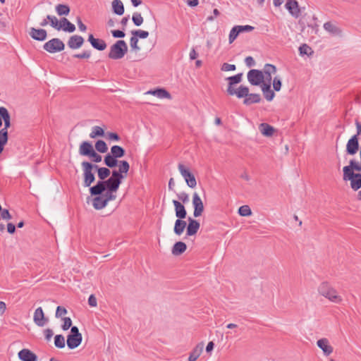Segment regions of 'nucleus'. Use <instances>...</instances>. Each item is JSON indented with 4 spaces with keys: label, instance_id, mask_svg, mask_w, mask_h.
<instances>
[{
    "label": "nucleus",
    "instance_id": "f257e3e1",
    "mask_svg": "<svg viewBox=\"0 0 361 361\" xmlns=\"http://www.w3.org/2000/svg\"><path fill=\"white\" fill-rule=\"evenodd\" d=\"M120 184L119 180H115L110 177L106 180L98 181L95 185L90 188V192L92 195H100L104 192L108 195H116Z\"/></svg>",
    "mask_w": 361,
    "mask_h": 361
},
{
    "label": "nucleus",
    "instance_id": "f03ea898",
    "mask_svg": "<svg viewBox=\"0 0 361 361\" xmlns=\"http://www.w3.org/2000/svg\"><path fill=\"white\" fill-rule=\"evenodd\" d=\"M318 292L332 302L340 303L343 300L338 291L327 282H322L318 286Z\"/></svg>",
    "mask_w": 361,
    "mask_h": 361
},
{
    "label": "nucleus",
    "instance_id": "7ed1b4c3",
    "mask_svg": "<svg viewBox=\"0 0 361 361\" xmlns=\"http://www.w3.org/2000/svg\"><path fill=\"white\" fill-rule=\"evenodd\" d=\"M128 51V46L124 40H118L110 47L108 56L111 59H121Z\"/></svg>",
    "mask_w": 361,
    "mask_h": 361
},
{
    "label": "nucleus",
    "instance_id": "20e7f679",
    "mask_svg": "<svg viewBox=\"0 0 361 361\" xmlns=\"http://www.w3.org/2000/svg\"><path fill=\"white\" fill-rule=\"evenodd\" d=\"M83 176H84V186L90 187L91 184L95 180L93 169H97V165L93 164L88 161H83L81 164Z\"/></svg>",
    "mask_w": 361,
    "mask_h": 361
},
{
    "label": "nucleus",
    "instance_id": "39448f33",
    "mask_svg": "<svg viewBox=\"0 0 361 361\" xmlns=\"http://www.w3.org/2000/svg\"><path fill=\"white\" fill-rule=\"evenodd\" d=\"M97 195L92 200V205L96 209L104 208L110 201L115 200L116 198V195H108L104 192Z\"/></svg>",
    "mask_w": 361,
    "mask_h": 361
},
{
    "label": "nucleus",
    "instance_id": "423d86ee",
    "mask_svg": "<svg viewBox=\"0 0 361 361\" xmlns=\"http://www.w3.org/2000/svg\"><path fill=\"white\" fill-rule=\"evenodd\" d=\"M43 48L49 53L54 54L63 51L65 48V44L61 39L54 38L47 42L43 45Z\"/></svg>",
    "mask_w": 361,
    "mask_h": 361
},
{
    "label": "nucleus",
    "instance_id": "0eeeda50",
    "mask_svg": "<svg viewBox=\"0 0 361 361\" xmlns=\"http://www.w3.org/2000/svg\"><path fill=\"white\" fill-rule=\"evenodd\" d=\"M178 171L185 179L188 187L194 188L197 185V181L195 176L183 164H178Z\"/></svg>",
    "mask_w": 361,
    "mask_h": 361
},
{
    "label": "nucleus",
    "instance_id": "6e6552de",
    "mask_svg": "<svg viewBox=\"0 0 361 361\" xmlns=\"http://www.w3.org/2000/svg\"><path fill=\"white\" fill-rule=\"evenodd\" d=\"M247 80L252 85H262L264 82V75L262 71L252 69L248 71Z\"/></svg>",
    "mask_w": 361,
    "mask_h": 361
},
{
    "label": "nucleus",
    "instance_id": "1a4fd4ad",
    "mask_svg": "<svg viewBox=\"0 0 361 361\" xmlns=\"http://www.w3.org/2000/svg\"><path fill=\"white\" fill-rule=\"evenodd\" d=\"M357 133L353 135L347 142L346 153L349 155H355L359 150V138Z\"/></svg>",
    "mask_w": 361,
    "mask_h": 361
},
{
    "label": "nucleus",
    "instance_id": "9d476101",
    "mask_svg": "<svg viewBox=\"0 0 361 361\" xmlns=\"http://www.w3.org/2000/svg\"><path fill=\"white\" fill-rule=\"evenodd\" d=\"M192 206L194 208L193 216L194 217L200 216L204 212V204L202 199L197 192L192 195Z\"/></svg>",
    "mask_w": 361,
    "mask_h": 361
},
{
    "label": "nucleus",
    "instance_id": "9b49d317",
    "mask_svg": "<svg viewBox=\"0 0 361 361\" xmlns=\"http://www.w3.org/2000/svg\"><path fill=\"white\" fill-rule=\"evenodd\" d=\"M264 75V82L266 84H271L272 75L276 73V67L270 63H266L262 71Z\"/></svg>",
    "mask_w": 361,
    "mask_h": 361
},
{
    "label": "nucleus",
    "instance_id": "f8f14e48",
    "mask_svg": "<svg viewBox=\"0 0 361 361\" xmlns=\"http://www.w3.org/2000/svg\"><path fill=\"white\" fill-rule=\"evenodd\" d=\"M34 323L38 326H44L48 322L44 316V313L42 307H38L35 310L33 315Z\"/></svg>",
    "mask_w": 361,
    "mask_h": 361
},
{
    "label": "nucleus",
    "instance_id": "ddd939ff",
    "mask_svg": "<svg viewBox=\"0 0 361 361\" xmlns=\"http://www.w3.org/2000/svg\"><path fill=\"white\" fill-rule=\"evenodd\" d=\"M285 7L294 18L300 16V10L296 0H286Z\"/></svg>",
    "mask_w": 361,
    "mask_h": 361
},
{
    "label": "nucleus",
    "instance_id": "4468645a",
    "mask_svg": "<svg viewBox=\"0 0 361 361\" xmlns=\"http://www.w3.org/2000/svg\"><path fill=\"white\" fill-rule=\"evenodd\" d=\"M18 356L22 361H37V356L27 348L20 350L18 353Z\"/></svg>",
    "mask_w": 361,
    "mask_h": 361
},
{
    "label": "nucleus",
    "instance_id": "2eb2a0df",
    "mask_svg": "<svg viewBox=\"0 0 361 361\" xmlns=\"http://www.w3.org/2000/svg\"><path fill=\"white\" fill-rule=\"evenodd\" d=\"M317 345L326 356L333 353V347L329 344V341L327 338H323L319 339L317 341Z\"/></svg>",
    "mask_w": 361,
    "mask_h": 361
},
{
    "label": "nucleus",
    "instance_id": "dca6fc26",
    "mask_svg": "<svg viewBox=\"0 0 361 361\" xmlns=\"http://www.w3.org/2000/svg\"><path fill=\"white\" fill-rule=\"evenodd\" d=\"M30 36L37 41H44L46 39L47 36V32L44 29H36L34 27H31L29 31Z\"/></svg>",
    "mask_w": 361,
    "mask_h": 361
},
{
    "label": "nucleus",
    "instance_id": "f3484780",
    "mask_svg": "<svg viewBox=\"0 0 361 361\" xmlns=\"http://www.w3.org/2000/svg\"><path fill=\"white\" fill-rule=\"evenodd\" d=\"M204 345L203 342L197 343L190 353L188 360L196 361L202 353Z\"/></svg>",
    "mask_w": 361,
    "mask_h": 361
},
{
    "label": "nucleus",
    "instance_id": "a211bd4d",
    "mask_svg": "<svg viewBox=\"0 0 361 361\" xmlns=\"http://www.w3.org/2000/svg\"><path fill=\"white\" fill-rule=\"evenodd\" d=\"M84 43V39L80 35H73L68 41V46L72 49H77L80 48Z\"/></svg>",
    "mask_w": 361,
    "mask_h": 361
},
{
    "label": "nucleus",
    "instance_id": "6ab92c4d",
    "mask_svg": "<svg viewBox=\"0 0 361 361\" xmlns=\"http://www.w3.org/2000/svg\"><path fill=\"white\" fill-rule=\"evenodd\" d=\"M200 223L195 220L192 219L191 217L188 218V224L187 226L186 234L188 236H191L195 235L200 228Z\"/></svg>",
    "mask_w": 361,
    "mask_h": 361
},
{
    "label": "nucleus",
    "instance_id": "aec40b11",
    "mask_svg": "<svg viewBox=\"0 0 361 361\" xmlns=\"http://www.w3.org/2000/svg\"><path fill=\"white\" fill-rule=\"evenodd\" d=\"M88 41L91 45L99 51H103L106 48V43L104 40L94 38L93 35L90 34L88 37Z\"/></svg>",
    "mask_w": 361,
    "mask_h": 361
},
{
    "label": "nucleus",
    "instance_id": "412c9836",
    "mask_svg": "<svg viewBox=\"0 0 361 361\" xmlns=\"http://www.w3.org/2000/svg\"><path fill=\"white\" fill-rule=\"evenodd\" d=\"M172 202L175 207L176 217L180 219H185L187 215L185 207L178 200H173Z\"/></svg>",
    "mask_w": 361,
    "mask_h": 361
},
{
    "label": "nucleus",
    "instance_id": "4be33fe9",
    "mask_svg": "<svg viewBox=\"0 0 361 361\" xmlns=\"http://www.w3.org/2000/svg\"><path fill=\"white\" fill-rule=\"evenodd\" d=\"M145 94H152V95L157 97L158 98H160V99H171V96L170 93L168 91H166L165 89H163V88L151 90L147 91Z\"/></svg>",
    "mask_w": 361,
    "mask_h": 361
},
{
    "label": "nucleus",
    "instance_id": "5701e85b",
    "mask_svg": "<svg viewBox=\"0 0 361 361\" xmlns=\"http://www.w3.org/2000/svg\"><path fill=\"white\" fill-rule=\"evenodd\" d=\"M82 336H74V335H68L67 337V345L70 349H75L78 347L82 342Z\"/></svg>",
    "mask_w": 361,
    "mask_h": 361
},
{
    "label": "nucleus",
    "instance_id": "b1692460",
    "mask_svg": "<svg viewBox=\"0 0 361 361\" xmlns=\"http://www.w3.org/2000/svg\"><path fill=\"white\" fill-rule=\"evenodd\" d=\"M94 151L92 145L87 141L82 142L79 147V153L82 156H90Z\"/></svg>",
    "mask_w": 361,
    "mask_h": 361
},
{
    "label": "nucleus",
    "instance_id": "393cba45",
    "mask_svg": "<svg viewBox=\"0 0 361 361\" xmlns=\"http://www.w3.org/2000/svg\"><path fill=\"white\" fill-rule=\"evenodd\" d=\"M259 130L265 137H271L275 132V129L271 126L266 123H262L259 125Z\"/></svg>",
    "mask_w": 361,
    "mask_h": 361
},
{
    "label": "nucleus",
    "instance_id": "a878e982",
    "mask_svg": "<svg viewBox=\"0 0 361 361\" xmlns=\"http://www.w3.org/2000/svg\"><path fill=\"white\" fill-rule=\"evenodd\" d=\"M261 89L267 101H271L274 99L275 94L271 89V84H266V82L263 83L261 85Z\"/></svg>",
    "mask_w": 361,
    "mask_h": 361
},
{
    "label": "nucleus",
    "instance_id": "bb28decb",
    "mask_svg": "<svg viewBox=\"0 0 361 361\" xmlns=\"http://www.w3.org/2000/svg\"><path fill=\"white\" fill-rule=\"evenodd\" d=\"M187 249V246L185 243L179 241L176 243L172 248V254L178 256L183 254Z\"/></svg>",
    "mask_w": 361,
    "mask_h": 361
},
{
    "label": "nucleus",
    "instance_id": "cd10ccee",
    "mask_svg": "<svg viewBox=\"0 0 361 361\" xmlns=\"http://www.w3.org/2000/svg\"><path fill=\"white\" fill-rule=\"evenodd\" d=\"M112 9L115 14L121 16L124 13V6L121 0H113L111 3Z\"/></svg>",
    "mask_w": 361,
    "mask_h": 361
},
{
    "label": "nucleus",
    "instance_id": "c85d7f7f",
    "mask_svg": "<svg viewBox=\"0 0 361 361\" xmlns=\"http://www.w3.org/2000/svg\"><path fill=\"white\" fill-rule=\"evenodd\" d=\"M186 226L187 224L185 221L180 219H177L174 225V233L178 235H180L183 233Z\"/></svg>",
    "mask_w": 361,
    "mask_h": 361
},
{
    "label": "nucleus",
    "instance_id": "c756f323",
    "mask_svg": "<svg viewBox=\"0 0 361 361\" xmlns=\"http://www.w3.org/2000/svg\"><path fill=\"white\" fill-rule=\"evenodd\" d=\"M61 30H63L65 32H73L75 30V26L66 18H62L61 19Z\"/></svg>",
    "mask_w": 361,
    "mask_h": 361
},
{
    "label": "nucleus",
    "instance_id": "7c9ffc66",
    "mask_svg": "<svg viewBox=\"0 0 361 361\" xmlns=\"http://www.w3.org/2000/svg\"><path fill=\"white\" fill-rule=\"evenodd\" d=\"M324 28L326 31L335 35H341V30L331 23V22H326L324 24Z\"/></svg>",
    "mask_w": 361,
    "mask_h": 361
},
{
    "label": "nucleus",
    "instance_id": "2f4dec72",
    "mask_svg": "<svg viewBox=\"0 0 361 361\" xmlns=\"http://www.w3.org/2000/svg\"><path fill=\"white\" fill-rule=\"evenodd\" d=\"M261 101V97L259 94H250L248 93V96L245 98L243 103L245 105H250L255 103H259Z\"/></svg>",
    "mask_w": 361,
    "mask_h": 361
},
{
    "label": "nucleus",
    "instance_id": "473e14b6",
    "mask_svg": "<svg viewBox=\"0 0 361 361\" xmlns=\"http://www.w3.org/2000/svg\"><path fill=\"white\" fill-rule=\"evenodd\" d=\"M110 154L117 159L121 158L125 154V150L121 146L114 145L111 148V154Z\"/></svg>",
    "mask_w": 361,
    "mask_h": 361
},
{
    "label": "nucleus",
    "instance_id": "72a5a7b5",
    "mask_svg": "<svg viewBox=\"0 0 361 361\" xmlns=\"http://www.w3.org/2000/svg\"><path fill=\"white\" fill-rule=\"evenodd\" d=\"M97 175L99 178L100 179L99 181H104L105 179L109 176L111 174V171L106 167H99L97 166Z\"/></svg>",
    "mask_w": 361,
    "mask_h": 361
},
{
    "label": "nucleus",
    "instance_id": "f704fd0d",
    "mask_svg": "<svg viewBox=\"0 0 361 361\" xmlns=\"http://www.w3.org/2000/svg\"><path fill=\"white\" fill-rule=\"evenodd\" d=\"M118 162H119V161H118V159L113 157L110 154H108L104 157V163L109 168H114V167L118 165Z\"/></svg>",
    "mask_w": 361,
    "mask_h": 361
},
{
    "label": "nucleus",
    "instance_id": "c9c22d12",
    "mask_svg": "<svg viewBox=\"0 0 361 361\" xmlns=\"http://www.w3.org/2000/svg\"><path fill=\"white\" fill-rule=\"evenodd\" d=\"M56 11L59 16H67L70 12V8L66 4H58L56 6Z\"/></svg>",
    "mask_w": 361,
    "mask_h": 361
},
{
    "label": "nucleus",
    "instance_id": "e433bc0d",
    "mask_svg": "<svg viewBox=\"0 0 361 361\" xmlns=\"http://www.w3.org/2000/svg\"><path fill=\"white\" fill-rule=\"evenodd\" d=\"M47 19L49 20L52 27L57 30H60L61 29V20L59 21L56 16L48 15L47 16Z\"/></svg>",
    "mask_w": 361,
    "mask_h": 361
},
{
    "label": "nucleus",
    "instance_id": "4c0bfd02",
    "mask_svg": "<svg viewBox=\"0 0 361 361\" xmlns=\"http://www.w3.org/2000/svg\"><path fill=\"white\" fill-rule=\"evenodd\" d=\"M104 135V130L99 126H94L92 128V131L90 133L91 138H95L97 137H102Z\"/></svg>",
    "mask_w": 361,
    "mask_h": 361
},
{
    "label": "nucleus",
    "instance_id": "58836bf2",
    "mask_svg": "<svg viewBox=\"0 0 361 361\" xmlns=\"http://www.w3.org/2000/svg\"><path fill=\"white\" fill-rule=\"evenodd\" d=\"M249 88L245 86L240 85L238 90H236L235 95L238 98H246L248 96Z\"/></svg>",
    "mask_w": 361,
    "mask_h": 361
},
{
    "label": "nucleus",
    "instance_id": "ea45409f",
    "mask_svg": "<svg viewBox=\"0 0 361 361\" xmlns=\"http://www.w3.org/2000/svg\"><path fill=\"white\" fill-rule=\"evenodd\" d=\"M118 165V171L123 174H127L130 169L128 162L125 160L119 161Z\"/></svg>",
    "mask_w": 361,
    "mask_h": 361
},
{
    "label": "nucleus",
    "instance_id": "a19ab883",
    "mask_svg": "<svg viewBox=\"0 0 361 361\" xmlns=\"http://www.w3.org/2000/svg\"><path fill=\"white\" fill-rule=\"evenodd\" d=\"M54 345L56 348H63L65 347V338L62 335H56L54 338Z\"/></svg>",
    "mask_w": 361,
    "mask_h": 361
},
{
    "label": "nucleus",
    "instance_id": "79ce46f5",
    "mask_svg": "<svg viewBox=\"0 0 361 361\" xmlns=\"http://www.w3.org/2000/svg\"><path fill=\"white\" fill-rule=\"evenodd\" d=\"M95 149L99 152L105 153L107 151L108 147H107V145L105 143V142L100 140H98V141L96 142V143H95Z\"/></svg>",
    "mask_w": 361,
    "mask_h": 361
},
{
    "label": "nucleus",
    "instance_id": "37998d69",
    "mask_svg": "<svg viewBox=\"0 0 361 361\" xmlns=\"http://www.w3.org/2000/svg\"><path fill=\"white\" fill-rule=\"evenodd\" d=\"M130 45L133 51L136 52L140 51V47L138 46V38L135 35L130 37Z\"/></svg>",
    "mask_w": 361,
    "mask_h": 361
},
{
    "label": "nucleus",
    "instance_id": "c03bdc74",
    "mask_svg": "<svg viewBox=\"0 0 361 361\" xmlns=\"http://www.w3.org/2000/svg\"><path fill=\"white\" fill-rule=\"evenodd\" d=\"M238 214L242 216H249L252 214V211L248 205H243L238 209Z\"/></svg>",
    "mask_w": 361,
    "mask_h": 361
},
{
    "label": "nucleus",
    "instance_id": "a18cd8bd",
    "mask_svg": "<svg viewBox=\"0 0 361 361\" xmlns=\"http://www.w3.org/2000/svg\"><path fill=\"white\" fill-rule=\"evenodd\" d=\"M132 20L135 25L140 26L142 24L144 19L140 13L135 12L133 14Z\"/></svg>",
    "mask_w": 361,
    "mask_h": 361
},
{
    "label": "nucleus",
    "instance_id": "49530a36",
    "mask_svg": "<svg viewBox=\"0 0 361 361\" xmlns=\"http://www.w3.org/2000/svg\"><path fill=\"white\" fill-rule=\"evenodd\" d=\"M132 35H135L137 38L146 39L149 36V32L142 30H135L131 31Z\"/></svg>",
    "mask_w": 361,
    "mask_h": 361
},
{
    "label": "nucleus",
    "instance_id": "de8ad7c7",
    "mask_svg": "<svg viewBox=\"0 0 361 361\" xmlns=\"http://www.w3.org/2000/svg\"><path fill=\"white\" fill-rule=\"evenodd\" d=\"M240 34V31L238 30V25L234 26L229 33V43H232Z\"/></svg>",
    "mask_w": 361,
    "mask_h": 361
},
{
    "label": "nucleus",
    "instance_id": "09e8293b",
    "mask_svg": "<svg viewBox=\"0 0 361 361\" xmlns=\"http://www.w3.org/2000/svg\"><path fill=\"white\" fill-rule=\"evenodd\" d=\"M0 116L4 122L11 121L10 114L7 109L4 106H0Z\"/></svg>",
    "mask_w": 361,
    "mask_h": 361
},
{
    "label": "nucleus",
    "instance_id": "8fccbe9b",
    "mask_svg": "<svg viewBox=\"0 0 361 361\" xmlns=\"http://www.w3.org/2000/svg\"><path fill=\"white\" fill-rule=\"evenodd\" d=\"M243 73H238L235 75L228 77L227 80L229 81L230 85L237 84L241 82Z\"/></svg>",
    "mask_w": 361,
    "mask_h": 361
},
{
    "label": "nucleus",
    "instance_id": "3c124183",
    "mask_svg": "<svg viewBox=\"0 0 361 361\" xmlns=\"http://www.w3.org/2000/svg\"><path fill=\"white\" fill-rule=\"evenodd\" d=\"M8 141V131L5 130H0V145L4 147Z\"/></svg>",
    "mask_w": 361,
    "mask_h": 361
},
{
    "label": "nucleus",
    "instance_id": "603ef678",
    "mask_svg": "<svg viewBox=\"0 0 361 361\" xmlns=\"http://www.w3.org/2000/svg\"><path fill=\"white\" fill-rule=\"evenodd\" d=\"M301 55H310L312 53V49L307 44H302L299 48Z\"/></svg>",
    "mask_w": 361,
    "mask_h": 361
},
{
    "label": "nucleus",
    "instance_id": "864d4df0",
    "mask_svg": "<svg viewBox=\"0 0 361 361\" xmlns=\"http://www.w3.org/2000/svg\"><path fill=\"white\" fill-rule=\"evenodd\" d=\"M273 88L275 91L279 92L281 88V79L276 76L273 80Z\"/></svg>",
    "mask_w": 361,
    "mask_h": 361
},
{
    "label": "nucleus",
    "instance_id": "5fc2aeb1",
    "mask_svg": "<svg viewBox=\"0 0 361 361\" xmlns=\"http://www.w3.org/2000/svg\"><path fill=\"white\" fill-rule=\"evenodd\" d=\"M111 178H114L115 180H119L121 182V180L125 178V176H123V174L118 170H114L111 173Z\"/></svg>",
    "mask_w": 361,
    "mask_h": 361
},
{
    "label": "nucleus",
    "instance_id": "6e6d98bb",
    "mask_svg": "<svg viewBox=\"0 0 361 361\" xmlns=\"http://www.w3.org/2000/svg\"><path fill=\"white\" fill-rule=\"evenodd\" d=\"M63 324L62 325V329H63V330L66 331L71 326L72 321L70 317H64L63 319Z\"/></svg>",
    "mask_w": 361,
    "mask_h": 361
},
{
    "label": "nucleus",
    "instance_id": "4d7b16f0",
    "mask_svg": "<svg viewBox=\"0 0 361 361\" xmlns=\"http://www.w3.org/2000/svg\"><path fill=\"white\" fill-rule=\"evenodd\" d=\"M91 56V53L90 51H84L81 54H74L73 57L78 59H89Z\"/></svg>",
    "mask_w": 361,
    "mask_h": 361
},
{
    "label": "nucleus",
    "instance_id": "13d9d810",
    "mask_svg": "<svg viewBox=\"0 0 361 361\" xmlns=\"http://www.w3.org/2000/svg\"><path fill=\"white\" fill-rule=\"evenodd\" d=\"M236 68L234 64H229L227 63H224L222 65L221 71H235Z\"/></svg>",
    "mask_w": 361,
    "mask_h": 361
},
{
    "label": "nucleus",
    "instance_id": "bf43d9fd",
    "mask_svg": "<svg viewBox=\"0 0 361 361\" xmlns=\"http://www.w3.org/2000/svg\"><path fill=\"white\" fill-rule=\"evenodd\" d=\"M89 157L92 158L94 162L98 163L102 161V156L98 154L94 150L92 151V152Z\"/></svg>",
    "mask_w": 361,
    "mask_h": 361
},
{
    "label": "nucleus",
    "instance_id": "052dcab7",
    "mask_svg": "<svg viewBox=\"0 0 361 361\" xmlns=\"http://www.w3.org/2000/svg\"><path fill=\"white\" fill-rule=\"evenodd\" d=\"M240 33L243 32H251L254 30V27L251 25H238Z\"/></svg>",
    "mask_w": 361,
    "mask_h": 361
},
{
    "label": "nucleus",
    "instance_id": "680f3d73",
    "mask_svg": "<svg viewBox=\"0 0 361 361\" xmlns=\"http://www.w3.org/2000/svg\"><path fill=\"white\" fill-rule=\"evenodd\" d=\"M177 196L178 198L183 203H187L189 201V195L185 192H182L178 194Z\"/></svg>",
    "mask_w": 361,
    "mask_h": 361
},
{
    "label": "nucleus",
    "instance_id": "e2e57ef3",
    "mask_svg": "<svg viewBox=\"0 0 361 361\" xmlns=\"http://www.w3.org/2000/svg\"><path fill=\"white\" fill-rule=\"evenodd\" d=\"M67 313V310L65 307L58 306L56 311V317H61V316L66 314Z\"/></svg>",
    "mask_w": 361,
    "mask_h": 361
},
{
    "label": "nucleus",
    "instance_id": "0e129e2a",
    "mask_svg": "<svg viewBox=\"0 0 361 361\" xmlns=\"http://www.w3.org/2000/svg\"><path fill=\"white\" fill-rule=\"evenodd\" d=\"M1 212L0 219L2 218L3 219L9 220L11 219V215L10 214L8 209H2Z\"/></svg>",
    "mask_w": 361,
    "mask_h": 361
},
{
    "label": "nucleus",
    "instance_id": "69168bd1",
    "mask_svg": "<svg viewBox=\"0 0 361 361\" xmlns=\"http://www.w3.org/2000/svg\"><path fill=\"white\" fill-rule=\"evenodd\" d=\"M111 34L115 38H122L125 37V33L121 30H112Z\"/></svg>",
    "mask_w": 361,
    "mask_h": 361
},
{
    "label": "nucleus",
    "instance_id": "338daca9",
    "mask_svg": "<svg viewBox=\"0 0 361 361\" xmlns=\"http://www.w3.org/2000/svg\"><path fill=\"white\" fill-rule=\"evenodd\" d=\"M245 63L248 67L254 66L255 64V61L252 56H247L245 59Z\"/></svg>",
    "mask_w": 361,
    "mask_h": 361
},
{
    "label": "nucleus",
    "instance_id": "774afa93",
    "mask_svg": "<svg viewBox=\"0 0 361 361\" xmlns=\"http://www.w3.org/2000/svg\"><path fill=\"white\" fill-rule=\"evenodd\" d=\"M77 24H78L79 30L81 32H85L86 31L87 26L85 24H83V23L82 22V20H81V19L80 18H77Z\"/></svg>",
    "mask_w": 361,
    "mask_h": 361
}]
</instances>
